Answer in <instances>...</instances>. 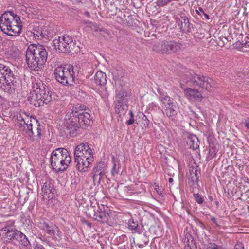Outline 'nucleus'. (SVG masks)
I'll list each match as a JSON object with an SVG mask.
<instances>
[{"instance_id": "obj_1", "label": "nucleus", "mask_w": 249, "mask_h": 249, "mask_svg": "<svg viewBox=\"0 0 249 249\" xmlns=\"http://www.w3.org/2000/svg\"><path fill=\"white\" fill-rule=\"evenodd\" d=\"M48 53L41 44H31L26 52V61L29 68L34 71L42 68L47 61Z\"/></svg>"}, {"instance_id": "obj_2", "label": "nucleus", "mask_w": 249, "mask_h": 249, "mask_svg": "<svg viewBox=\"0 0 249 249\" xmlns=\"http://www.w3.org/2000/svg\"><path fill=\"white\" fill-rule=\"evenodd\" d=\"M0 28L7 35L16 36L21 33L22 23L20 17L13 11H6L0 17Z\"/></svg>"}, {"instance_id": "obj_3", "label": "nucleus", "mask_w": 249, "mask_h": 249, "mask_svg": "<svg viewBox=\"0 0 249 249\" xmlns=\"http://www.w3.org/2000/svg\"><path fill=\"white\" fill-rule=\"evenodd\" d=\"M17 126L23 134L34 141L40 139L43 130L38 121L35 118L18 117Z\"/></svg>"}, {"instance_id": "obj_4", "label": "nucleus", "mask_w": 249, "mask_h": 249, "mask_svg": "<svg viewBox=\"0 0 249 249\" xmlns=\"http://www.w3.org/2000/svg\"><path fill=\"white\" fill-rule=\"evenodd\" d=\"M71 160L70 153L66 149L57 148L52 152L51 165L56 172H63L67 169Z\"/></svg>"}, {"instance_id": "obj_5", "label": "nucleus", "mask_w": 249, "mask_h": 249, "mask_svg": "<svg viewBox=\"0 0 249 249\" xmlns=\"http://www.w3.org/2000/svg\"><path fill=\"white\" fill-rule=\"evenodd\" d=\"M28 98L30 103L36 107L47 104L52 100L48 88L41 82L34 84L33 90L31 91Z\"/></svg>"}, {"instance_id": "obj_6", "label": "nucleus", "mask_w": 249, "mask_h": 249, "mask_svg": "<svg viewBox=\"0 0 249 249\" xmlns=\"http://www.w3.org/2000/svg\"><path fill=\"white\" fill-rule=\"evenodd\" d=\"M15 75L10 66L0 64V87L7 93H12L16 89Z\"/></svg>"}, {"instance_id": "obj_7", "label": "nucleus", "mask_w": 249, "mask_h": 249, "mask_svg": "<svg viewBox=\"0 0 249 249\" xmlns=\"http://www.w3.org/2000/svg\"><path fill=\"white\" fill-rule=\"evenodd\" d=\"M54 75L56 81L63 85H71L74 83L73 67L70 65L57 67L54 70Z\"/></svg>"}, {"instance_id": "obj_8", "label": "nucleus", "mask_w": 249, "mask_h": 249, "mask_svg": "<svg viewBox=\"0 0 249 249\" xmlns=\"http://www.w3.org/2000/svg\"><path fill=\"white\" fill-rule=\"evenodd\" d=\"M53 44L55 50L59 53H70L77 51L75 42L69 35L58 36L53 40Z\"/></svg>"}, {"instance_id": "obj_9", "label": "nucleus", "mask_w": 249, "mask_h": 249, "mask_svg": "<svg viewBox=\"0 0 249 249\" xmlns=\"http://www.w3.org/2000/svg\"><path fill=\"white\" fill-rule=\"evenodd\" d=\"M183 48V45L179 41L163 40L154 45L153 50L157 52L172 54L180 51Z\"/></svg>"}, {"instance_id": "obj_10", "label": "nucleus", "mask_w": 249, "mask_h": 249, "mask_svg": "<svg viewBox=\"0 0 249 249\" xmlns=\"http://www.w3.org/2000/svg\"><path fill=\"white\" fill-rule=\"evenodd\" d=\"M40 227L50 237L54 240H58L61 238V232L58 227L50 221H43L40 223Z\"/></svg>"}, {"instance_id": "obj_11", "label": "nucleus", "mask_w": 249, "mask_h": 249, "mask_svg": "<svg viewBox=\"0 0 249 249\" xmlns=\"http://www.w3.org/2000/svg\"><path fill=\"white\" fill-rule=\"evenodd\" d=\"M190 78H193V86H198L206 89L214 86V82L211 78L196 74H188Z\"/></svg>"}, {"instance_id": "obj_12", "label": "nucleus", "mask_w": 249, "mask_h": 249, "mask_svg": "<svg viewBox=\"0 0 249 249\" xmlns=\"http://www.w3.org/2000/svg\"><path fill=\"white\" fill-rule=\"evenodd\" d=\"M42 192L43 199L49 200L53 198L55 190L53 181L50 178H45L42 179Z\"/></svg>"}, {"instance_id": "obj_13", "label": "nucleus", "mask_w": 249, "mask_h": 249, "mask_svg": "<svg viewBox=\"0 0 249 249\" xmlns=\"http://www.w3.org/2000/svg\"><path fill=\"white\" fill-rule=\"evenodd\" d=\"M107 167L104 162H99L93 168L92 172L93 180L95 184H100L103 178L106 176Z\"/></svg>"}, {"instance_id": "obj_14", "label": "nucleus", "mask_w": 249, "mask_h": 249, "mask_svg": "<svg viewBox=\"0 0 249 249\" xmlns=\"http://www.w3.org/2000/svg\"><path fill=\"white\" fill-rule=\"evenodd\" d=\"M93 218L99 222L106 223L110 226L113 224L109 212L108 211L102 210L101 209L94 211Z\"/></svg>"}, {"instance_id": "obj_15", "label": "nucleus", "mask_w": 249, "mask_h": 249, "mask_svg": "<svg viewBox=\"0 0 249 249\" xmlns=\"http://www.w3.org/2000/svg\"><path fill=\"white\" fill-rule=\"evenodd\" d=\"M18 232L11 226H5L1 229L0 236L3 241L10 242L14 239L16 240Z\"/></svg>"}, {"instance_id": "obj_16", "label": "nucleus", "mask_w": 249, "mask_h": 249, "mask_svg": "<svg viewBox=\"0 0 249 249\" xmlns=\"http://www.w3.org/2000/svg\"><path fill=\"white\" fill-rule=\"evenodd\" d=\"M89 156H93L92 149L89 147L87 143H81L77 145L74 150V157H89Z\"/></svg>"}, {"instance_id": "obj_17", "label": "nucleus", "mask_w": 249, "mask_h": 249, "mask_svg": "<svg viewBox=\"0 0 249 249\" xmlns=\"http://www.w3.org/2000/svg\"><path fill=\"white\" fill-rule=\"evenodd\" d=\"M93 161V156H89V157H74V161L76 163V168L79 171L85 172L89 165Z\"/></svg>"}, {"instance_id": "obj_18", "label": "nucleus", "mask_w": 249, "mask_h": 249, "mask_svg": "<svg viewBox=\"0 0 249 249\" xmlns=\"http://www.w3.org/2000/svg\"><path fill=\"white\" fill-rule=\"evenodd\" d=\"M127 107L125 93L121 90L116 96L115 109H125Z\"/></svg>"}, {"instance_id": "obj_19", "label": "nucleus", "mask_w": 249, "mask_h": 249, "mask_svg": "<svg viewBox=\"0 0 249 249\" xmlns=\"http://www.w3.org/2000/svg\"><path fill=\"white\" fill-rule=\"evenodd\" d=\"M79 125L80 124L77 122H76L74 121L70 120L66 126V128L64 130L65 133L71 137L76 136Z\"/></svg>"}, {"instance_id": "obj_20", "label": "nucleus", "mask_w": 249, "mask_h": 249, "mask_svg": "<svg viewBox=\"0 0 249 249\" xmlns=\"http://www.w3.org/2000/svg\"><path fill=\"white\" fill-rule=\"evenodd\" d=\"M184 92L186 96L190 100H199L202 98L201 93L197 90L190 88H186Z\"/></svg>"}, {"instance_id": "obj_21", "label": "nucleus", "mask_w": 249, "mask_h": 249, "mask_svg": "<svg viewBox=\"0 0 249 249\" xmlns=\"http://www.w3.org/2000/svg\"><path fill=\"white\" fill-rule=\"evenodd\" d=\"M178 21V26L181 32L185 33L190 32L191 24L187 17L185 16L181 17V19H179Z\"/></svg>"}, {"instance_id": "obj_22", "label": "nucleus", "mask_w": 249, "mask_h": 249, "mask_svg": "<svg viewBox=\"0 0 249 249\" xmlns=\"http://www.w3.org/2000/svg\"><path fill=\"white\" fill-rule=\"evenodd\" d=\"M84 110H69L66 115V119H71V121H74L78 123L80 116L82 115Z\"/></svg>"}, {"instance_id": "obj_23", "label": "nucleus", "mask_w": 249, "mask_h": 249, "mask_svg": "<svg viewBox=\"0 0 249 249\" xmlns=\"http://www.w3.org/2000/svg\"><path fill=\"white\" fill-rule=\"evenodd\" d=\"M161 100L163 107L166 108L167 109H174V108L177 107L176 103L168 96H165L162 98Z\"/></svg>"}, {"instance_id": "obj_24", "label": "nucleus", "mask_w": 249, "mask_h": 249, "mask_svg": "<svg viewBox=\"0 0 249 249\" xmlns=\"http://www.w3.org/2000/svg\"><path fill=\"white\" fill-rule=\"evenodd\" d=\"M94 80L97 85H104L107 82L106 74L102 71H98L94 76Z\"/></svg>"}, {"instance_id": "obj_25", "label": "nucleus", "mask_w": 249, "mask_h": 249, "mask_svg": "<svg viewBox=\"0 0 249 249\" xmlns=\"http://www.w3.org/2000/svg\"><path fill=\"white\" fill-rule=\"evenodd\" d=\"M18 235L16 240L20 242L22 245L27 247V249H30V242L26 236L19 231L18 232Z\"/></svg>"}, {"instance_id": "obj_26", "label": "nucleus", "mask_w": 249, "mask_h": 249, "mask_svg": "<svg viewBox=\"0 0 249 249\" xmlns=\"http://www.w3.org/2000/svg\"><path fill=\"white\" fill-rule=\"evenodd\" d=\"M186 143L190 148L196 149L198 146V139L195 135H189L187 137Z\"/></svg>"}, {"instance_id": "obj_27", "label": "nucleus", "mask_w": 249, "mask_h": 249, "mask_svg": "<svg viewBox=\"0 0 249 249\" xmlns=\"http://www.w3.org/2000/svg\"><path fill=\"white\" fill-rule=\"evenodd\" d=\"M90 114L87 112H82V115L80 116L79 120H78V124H80L89 125L90 124Z\"/></svg>"}, {"instance_id": "obj_28", "label": "nucleus", "mask_w": 249, "mask_h": 249, "mask_svg": "<svg viewBox=\"0 0 249 249\" xmlns=\"http://www.w3.org/2000/svg\"><path fill=\"white\" fill-rule=\"evenodd\" d=\"M206 249H226L221 245H217L215 243L208 242L205 245Z\"/></svg>"}, {"instance_id": "obj_29", "label": "nucleus", "mask_w": 249, "mask_h": 249, "mask_svg": "<svg viewBox=\"0 0 249 249\" xmlns=\"http://www.w3.org/2000/svg\"><path fill=\"white\" fill-rule=\"evenodd\" d=\"M128 226L129 229L131 230H137L139 225L138 222L137 220H134L133 219H130L128 222Z\"/></svg>"}, {"instance_id": "obj_30", "label": "nucleus", "mask_w": 249, "mask_h": 249, "mask_svg": "<svg viewBox=\"0 0 249 249\" xmlns=\"http://www.w3.org/2000/svg\"><path fill=\"white\" fill-rule=\"evenodd\" d=\"M188 74H192L190 72H187L183 75H182L181 77L182 81L186 83H188L189 85H193V78H190L187 75Z\"/></svg>"}, {"instance_id": "obj_31", "label": "nucleus", "mask_w": 249, "mask_h": 249, "mask_svg": "<svg viewBox=\"0 0 249 249\" xmlns=\"http://www.w3.org/2000/svg\"><path fill=\"white\" fill-rule=\"evenodd\" d=\"M2 114L4 120H7L12 116L11 110H0V114Z\"/></svg>"}, {"instance_id": "obj_32", "label": "nucleus", "mask_w": 249, "mask_h": 249, "mask_svg": "<svg viewBox=\"0 0 249 249\" xmlns=\"http://www.w3.org/2000/svg\"><path fill=\"white\" fill-rule=\"evenodd\" d=\"M165 111H162L163 114L166 113L167 116L172 119H174L175 116L177 115L176 110H164Z\"/></svg>"}, {"instance_id": "obj_33", "label": "nucleus", "mask_w": 249, "mask_h": 249, "mask_svg": "<svg viewBox=\"0 0 249 249\" xmlns=\"http://www.w3.org/2000/svg\"><path fill=\"white\" fill-rule=\"evenodd\" d=\"M191 242L195 243L193 236L190 233H187L185 236L184 243L188 244V243L190 244Z\"/></svg>"}, {"instance_id": "obj_34", "label": "nucleus", "mask_w": 249, "mask_h": 249, "mask_svg": "<svg viewBox=\"0 0 249 249\" xmlns=\"http://www.w3.org/2000/svg\"><path fill=\"white\" fill-rule=\"evenodd\" d=\"M193 196L197 203L198 204H202L204 201V198L202 196L199 194H194Z\"/></svg>"}, {"instance_id": "obj_35", "label": "nucleus", "mask_w": 249, "mask_h": 249, "mask_svg": "<svg viewBox=\"0 0 249 249\" xmlns=\"http://www.w3.org/2000/svg\"><path fill=\"white\" fill-rule=\"evenodd\" d=\"M34 35H36L37 37H40L41 38H45L46 36V34L43 33L41 30L36 31V33H34Z\"/></svg>"}, {"instance_id": "obj_36", "label": "nucleus", "mask_w": 249, "mask_h": 249, "mask_svg": "<svg viewBox=\"0 0 249 249\" xmlns=\"http://www.w3.org/2000/svg\"><path fill=\"white\" fill-rule=\"evenodd\" d=\"M185 249H196L195 243L191 242L190 244H185Z\"/></svg>"}, {"instance_id": "obj_37", "label": "nucleus", "mask_w": 249, "mask_h": 249, "mask_svg": "<svg viewBox=\"0 0 249 249\" xmlns=\"http://www.w3.org/2000/svg\"><path fill=\"white\" fill-rule=\"evenodd\" d=\"M196 12V13H198V12L199 11H201V13L204 16V17L207 19H209V16L208 14H207L206 13H205L203 10V9H202V7H198V9H196L195 10Z\"/></svg>"}, {"instance_id": "obj_38", "label": "nucleus", "mask_w": 249, "mask_h": 249, "mask_svg": "<svg viewBox=\"0 0 249 249\" xmlns=\"http://www.w3.org/2000/svg\"><path fill=\"white\" fill-rule=\"evenodd\" d=\"M243 41L246 47H249V35L244 37Z\"/></svg>"}, {"instance_id": "obj_39", "label": "nucleus", "mask_w": 249, "mask_h": 249, "mask_svg": "<svg viewBox=\"0 0 249 249\" xmlns=\"http://www.w3.org/2000/svg\"><path fill=\"white\" fill-rule=\"evenodd\" d=\"M171 1V0H159V2L161 6H164Z\"/></svg>"}, {"instance_id": "obj_40", "label": "nucleus", "mask_w": 249, "mask_h": 249, "mask_svg": "<svg viewBox=\"0 0 249 249\" xmlns=\"http://www.w3.org/2000/svg\"><path fill=\"white\" fill-rule=\"evenodd\" d=\"M234 249H244L242 243H237L234 246Z\"/></svg>"}, {"instance_id": "obj_41", "label": "nucleus", "mask_w": 249, "mask_h": 249, "mask_svg": "<svg viewBox=\"0 0 249 249\" xmlns=\"http://www.w3.org/2000/svg\"><path fill=\"white\" fill-rule=\"evenodd\" d=\"M134 118H130L127 121L126 124L127 125H130L132 124L134 122Z\"/></svg>"}, {"instance_id": "obj_42", "label": "nucleus", "mask_w": 249, "mask_h": 249, "mask_svg": "<svg viewBox=\"0 0 249 249\" xmlns=\"http://www.w3.org/2000/svg\"><path fill=\"white\" fill-rule=\"evenodd\" d=\"M83 107H84V106L82 107L81 104H80L78 103V104H76L74 107H73L72 109H83Z\"/></svg>"}, {"instance_id": "obj_43", "label": "nucleus", "mask_w": 249, "mask_h": 249, "mask_svg": "<svg viewBox=\"0 0 249 249\" xmlns=\"http://www.w3.org/2000/svg\"><path fill=\"white\" fill-rule=\"evenodd\" d=\"M111 173L113 175H115V174H117L118 173V172L116 170V164H114L113 167L112 168L111 170Z\"/></svg>"}, {"instance_id": "obj_44", "label": "nucleus", "mask_w": 249, "mask_h": 249, "mask_svg": "<svg viewBox=\"0 0 249 249\" xmlns=\"http://www.w3.org/2000/svg\"><path fill=\"white\" fill-rule=\"evenodd\" d=\"M34 249H45L44 246L41 244H36Z\"/></svg>"}, {"instance_id": "obj_45", "label": "nucleus", "mask_w": 249, "mask_h": 249, "mask_svg": "<svg viewBox=\"0 0 249 249\" xmlns=\"http://www.w3.org/2000/svg\"><path fill=\"white\" fill-rule=\"evenodd\" d=\"M84 24L87 25L88 26H92L94 25V23L89 21H86L84 22Z\"/></svg>"}, {"instance_id": "obj_46", "label": "nucleus", "mask_w": 249, "mask_h": 249, "mask_svg": "<svg viewBox=\"0 0 249 249\" xmlns=\"http://www.w3.org/2000/svg\"><path fill=\"white\" fill-rule=\"evenodd\" d=\"M211 221H212L213 223H214L215 224H216V225H217V226L218 225V223H217V220H216V219L215 217H211Z\"/></svg>"}, {"instance_id": "obj_47", "label": "nucleus", "mask_w": 249, "mask_h": 249, "mask_svg": "<svg viewBox=\"0 0 249 249\" xmlns=\"http://www.w3.org/2000/svg\"><path fill=\"white\" fill-rule=\"evenodd\" d=\"M245 127L248 129H249V121L246 120L245 121Z\"/></svg>"}, {"instance_id": "obj_48", "label": "nucleus", "mask_w": 249, "mask_h": 249, "mask_svg": "<svg viewBox=\"0 0 249 249\" xmlns=\"http://www.w3.org/2000/svg\"><path fill=\"white\" fill-rule=\"evenodd\" d=\"M84 15L88 18H89L90 17L89 13L88 11L85 12Z\"/></svg>"}, {"instance_id": "obj_49", "label": "nucleus", "mask_w": 249, "mask_h": 249, "mask_svg": "<svg viewBox=\"0 0 249 249\" xmlns=\"http://www.w3.org/2000/svg\"><path fill=\"white\" fill-rule=\"evenodd\" d=\"M209 153H210V155H211L212 157H214L215 156V154H216V153H215V152L213 153V154H212V151H211V150H210V151Z\"/></svg>"}, {"instance_id": "obj_50", "label": "nucleus", "mask_w": 249, "mask_h": 249, "mask_svg": "<svg viewBox=\"0 0 249 249\" xmlns=\"http://www.w3.org/2000/svg\"><path fill=\"white\" fill-rule=\"evenodd\" d=\"M129 114L130 115V118H134V114L132 111H130L129 112Z\"/></svg>"}, {"instance_id": "obj_51", "label": "nucleus", "mask_w": 249, "mask_h": 249, "mask_svg": "<svg viewBox=\"0 0 249 249\" xmlns=\"http://www.w3.org/2000/svg\"><path fill=\"white\" fill-rule=\"evenodd\" d=\"M86 223L87 224V225L89 226V227H91V223H89V222H88V221H86Z\"/></svg>"}, {"instance_id": "obj_52", "label": "nucleus", "mask_w": 249, "mask_h": 249, "mask_svg": "<svg viewBox=\"0 0 249 249\" xmlns=\"http://www.w3.org/2000/svg\"><path fill=\"white\" fill-rule=\"evenodd\" d=\"M169 182L170 183H172L173 182V179L172 178H170L169 179Z\"/></svg>"}, {"instance_id": "obj_53", "label": "nucleus", "mask_w": 249, "mask_h": 249, "mask_svg": "<svg viewBox=\"0 0 249 249\" xmlns=\"http://www.w3.org/2000/svg\"><path fill=\"white\" fill-rule=\"evenodd\" d=\"M3 101V98L0 95V103H2Z\"/></svg>"}, {"instance_id": "obj_54", "label": "nucleus", "mask_w": 249, "mask_h": 249, "mask_svg": "<svg viewBox=\"0 0 249 249\" xmlns=\"http://www.w3.org/2000/svg\"><path fill=\"white\" fill-rule=\"evenodd\" d=\"M198 15H201V14H202L201 13V11H199L198 12V13H197Z\"/></svg>"}, {"instance_id": "obj_55", "label": "nucleus", "mask_w": 249, "mask_h": 249, "mask_svg": "<svg viewBox=\"0 0 249 249\" xmlns=\"http://www.w3.org/2000/svg\"><path fill=\"white\" fill-rule=\"evenodd\" d=\"M218 204H219V203H218V202H216V204H217V205H218Z\"/></svg>"}]
</instances>
